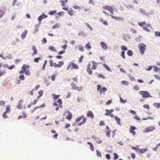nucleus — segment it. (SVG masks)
I'll return each mask as SVG.
<instances>
[{
    "instance_id": "obj_1",
    "label": "nucleus",
    "mask_w": 160,
    "mask_h": 160,
    "mask_svg": "<svg viewBox=\"0 0 160 160\" xmlns=\"http://www.w3.org/2000/svg\"><path fill=\"white\" fill-rule=\"evenodd\" d=\"M138 25L140 26H143V29L145 30V31L148 32H149L150 31L147 28H151V26L148 23L146 24L145 22H138Z\"/></svg>"
},
{
    "instance_id": "obj_2",
    "label": "nucleus",
    "mask_w": 160,
    "mask_h": 160,
    "mask_svg": "<svg viewBox=\"0 0 160 160\" xmlns=\"http://www.w3.org/2000/svg\"><path fill=\"white\" fill-rule=\"evenodd\" d=\"M30 66L28 65H27L26 64H23L22 68V70L24 72V73L26 75L28 76L30 75L31 73L28 69L29 68Z\"/></svg>"
},
{
    "instance_id": "obj_3",
    "label": "nucleus",
    "mask_w": 160,
    "mask_h": 160,
    "mask_svg": "<svg viewBox=\"0 0 160 160\" xmlns=\"http://www.w3.org/2000/svg\"><path fill=\"white\" fill-rule=\"evenodd\" d=\"M139 93L144 98L152 97L147 91H140L139 92Z\"/></svg>"
},
{
    "instance_id": "obj_4",
    "label": "nucleus",
    "mask_w": 160,
    "mask_h": 160,
    "mask_svg": "<svg viewBox=\"0 0 160 160\" xmlns=\"http://www.w3.org/2000/svg\"><path fill=\"white\" fill-rule=\"evenodd\" d=\"M138 48L140 53L142 54H143L146 48V45L143 43H141L139 45Z\"/></svg>"
},
{
    "instance_id": "obj_5",
    "label": "nucleus",
    "mask_w": 160,
    "mask_h": 160,
    "mask_svg": "<svg viewBox=\"0 0 160 160\" xmlns=\"http://www.w3.org/2000/svg\"><path fill=\"white\" fill-rule=\"evenodd\" d=\"M72 66L71 68V69H78L79 68L78 65H76L75 63H71V64H69L67 67V69H68L69 68Z\"/></svg>"
},
{
    "instance_id": "obj_6",
    "label": "nucleus",
    "mask_w": 160,
    "mask_h": 160,
    "mask_svg": "<svg viewBox=\"0 0 160 160\" xmlns=\"http://www.w3.org/2000/svg\"><path fill=\"white\" fill-rule=\"evenodd\" d=\"M155 129V128L153 126H150L147 128L144 129L143 132H148L152 131Z\"/></svg>"
},
{
    "instance_id": "obj_7",
    "label": "nucleus",
    "mask_w": 160,
    "mask_h": 160,
    "mask_svg": "<svg viewBox=\"0 0 160 160\" xmlns=\"http://www.w3.org/2000/svg\"><path fill=\"white\" fill-rule=\"evenodd\" d=\"M97 90L101 93L102 92H103L104 94V92L107 90V89L105 87H103L102 89H101L100 86L98 85L97 86Z\"/></svg>"
},
{
    "instance_id": "obj_8",
    "label": "nucleus",
    "mask_w": 160,
    "mask_h": 160,
    "mask_svg": "<svg viewBox=\"0 0 160 160\" xmlns=\"http://www.w3.org/2000/svg\"><path fill=\"white\" fill-rule=\"evenodd\" d=\"M48 16L45 14L44 13H43V14L40 16L38 18V20L40 22V23L41 22V21L44 18H46Z\"/></svg>"
},
{
    "instance_id": "obj_9",
    "label": "nucleus",
    "mask_w": 160,
    "mask_h": 160,
    "mask_svg": "<svg viewBox=\"0 0 160 160\" xmlns=\"http://www.w3.org/2000/svg\"><path fill=\"white\" fill-rule=\"evenodd\" d=\"M136 129V128L132 126H131L130 127V129H129V132L132 133L133 135H135L136 134V132L134 131Z\"/></svg>"
},
{
    "instance_id": "obj_10",
    "label": "nucleus",
    "mask_w": 160,
    "mask_h": 160,
    "mask_svg": "<svg viewBox=\"0 0 160 160\" xmlns=\"http://www.w3.org/2000/svg\"><path fill=\"white\" fill-rule=\"evenodd\" d=\"M87 115L88 117H90L91 118H93L94 117L93 114L92 113V112L90 111H88V112Z\"/></svg>"
},
{
    "instance_id": "obj_11",
    "label": "nucleus",
    "mask_w": 160,
    "mask_h": 160,
    "mask_svg": "<svg viewBox=\"0 0 160 160\" xmlns=\"http://www.w3.org/2000/svg\"><path fill=\"white\" fill-rule=\"evenodd\" d=\"M68 115L67 116L66 118L68 120L71 119L72 117V114L69 111L67 112Z\"/></svg>"
},
{
    "instance_id": "obj_12",
    "label": "nucleus",
    "mask_w": 160,
    "mask_h": 160,
    "mask_svg": "<svg viewBox=\"0 0 160 160\" xmlns=\"http://www.w3.org/2000/svg\"><path fill=\"white\" fill-rule=\"evenodd\" d=\"M92 66L91 67V68L92 69L95 70L97 68V63L93 61H92Z\"/></svg>"
},
{
    "instance_id": "obj_13",
    "label": "nucleus",
    "mask_w": 160,
    "mask_h": 160,
    "mask_svg": "<svg viewBox=\"0 0 160 160\" xmlns=\"http://www.w3.org/2000/svg\"><path fill=\"white\" fill-rule=\"evenodd\" d=\"M101 47L104 50H106L107 48V47L106 44L103 42H102L100 43Z\"/></svg>"
},
{
    "instance_id": "obj_14",
    "label": "nucleus",
    "mask_w": 160,
    "mask_h": 160,
    "mask_svg": "<svg viewBox=\"0 0 160 160\" xmlns=\"http://www.w3.org/2000/svg\"><path fill=\"white\" fill-rule=\"evenodd\" d=\"M73 89L75 90H77L78 91H81L82 90V87H77L73 86L72 87Z\"/></svg>"
},
{
    "instance_id": "obj_15",
    "label": "nucleus",
    "mask_w": 160,
    "mask_h": 160,
    "mask_svg": "<svg viewBox=\"0 0 160 160\" xmlns=\"http://www.w3.org/2000/svg\"><path fill=\"white\" fill-rule=\"evenodd\" d=\"M32 49L34 51V52L32 53V56L38 53V51L37 50L36 48L35 47V46H32Z\"/></svg>"
},
{
    "instance_id": "obj_16",
    "label": "nucleus",
    "mask_w": 160,
    "mask_h": 160,
    "mask_svg": "<svg viewBox=\"0 0 160 160\" xmlns=\"http://www.w3.org/2000/svg\"><path fill=\"white\" fill-rule=\"evenodd\" d=\"M90 64H89L88 66V67L87 69V71L88 72V73L89 74H92V71L91 70L90 68Z\"/></svg>"
},
{
    "instance_id": "obj_17",
    "label": "nucleus",
    "mask_w": 160,
    "mask_h": 160,
    "mask_svg": "<svg viewBox=\"0 0 160 160\" xmlns=\"http://www.w3.org/2000/svg\"><path fill=\"white\" fill-rule=\"evenodd\" d=\"M10 107V106H7L6 111L4 112L5 113H10L11 112Z\"/></svg>"
},
{
    "instance_id": "obj_18",
    "label": "nucleus",
    "mask_w": 160,
    "mask_h": 160,
    "mask_svg": "<svg viewBox=\"0 0 160 160\" xmlns=\"http://www.w3.org/2000/svg\"><path fill=\"white\" fill-rule=\"evenodd\" d=\"M111 16L113 19H115L116 20H123V18H122L115 17L112 15H111Z\"/></svg>"
},
{
    "instance_id": "obj_19",
    "label": "nucleus",
    "mask_w": 160,
    "mask_h": 160,
    "mask_svg": "<svg viewBox=\"0 0 160 160\" xmlns=\"http://www.w3.org/2000/svg\"><path fill=\"white\" fill-rule=\"evenodd\" d=\"M27 33V31L26 30H25L24 31V32H23V33H22V35H21L22 38V39L24 38H25V37H26V35Z\"/></svg>"
},
{
    "instance_id": "obj_20",
    "label": "nucleus",
    "mask_w": 160,
    "mask_h": 160,
    "mask_svg": "<svg viewBox=\"0 0 160 160\" xmlns=\"http://www.w3.org/2000/svg\"><path fill=\"white\" fill-rule=\"evenodd\" d=\"M23 103V100H21L19 102L18 105L17 106V108L19 109H21L22 108L21 105Z\"/></svg>"
},
{
    "instance_id": "obj_21",
    "label": "nucleus",
    "mask_w": 160,
    "mask_h": 160,
    "mask_svg": "<svg viewBox=\"0 0 160 160\" xmlns=\"http://www.w3.org/2000/svg\"><path fill=\"white\" fill-rule=\"evenodd\" d=\"M115 119L116 120L117 122V123L119 125H121V123L120 122V119L117 116H116L115 117Z\"/></svg>"
},
{
    "instance_id": "obj_22",
    "label": "nucleus",
    "mask_w": 160,
    "mask_h": 160,
    "mask_svg": "<svg viewBox=\"0 0 160 160\" xmlns=\"http://www.w3.org/2000/svg\"><path fill=\"white\" fill-rule=\"evenodd\" d=\"M147 151V149L145 148L139 149L138 151V152L140 153H143Z\"/></svg>"
},
{
    "instance_id": "obj_23",
    "label": "nucleus",
    "mask_w": 160,
    "mask_h": 160,
    "mask_svg": "<svg viewBox=\"0 0 160 160\" xmlns=\"http://www.w3.org/2000/svg\"><path fill=\"white\" fill-rule=\"evenodd\" d=\"M87 144L90 145L91 147L90 149L92 151H93L94 150V148L92 144L90 142H88Z\"/></svg>"
},
{
    "instance_id": "obj_24",
    "label": "nucleus",
    "mask_w": 160,
    "mask_h": 160,
    "mask_svg": "<svg viewBox=\"0 0 160 160\" xmlns=\"http://www.w3.org/2000/svg\"><path fill=\"white\" fill-rule=\"evenodd\" d=\"M57 102L58 103V106L60 108L62 107V102L61 99H58L57 101Z\"/></svg>"
},
{
    "instance_id": "obj_25",
    "label": "nucleus",
    "mask_w": 160,
    "mask_h": 160,
    "mask_svg": "<svg viewBox=\"0 0 160 160\" xmlns=\"http://www.w3.org/2000/svg\"><path fill=\"white\" fill-rule=\"evenodd\" d=\"M68 0H60V1L61 3V5L64 6L65 5V3L68 2Z\"/></svg>"
},
{
    "instance_id": "obj_26",
    "label": "nucleus",
    "mask_w": 160,
    "mask_h": 160,
    "mask_svg": "<svg viewBox=\"0 0 160 160\" xmlns=\"http://www.w3.org/2000/svg\"><path fill=\"white\" fill-rule=\"evenodd\" d=\"M104 9H106L109 10L110 11H112V8L109 6H106L104 7Z\"/></svg>"
},
{
    "instance_id": "obj_27",
    "label": "nucleus",
    "mask_w": 160,
    "mask_h": 160,
    "mask_svg": "<svg viewBox=\"0 0 160 160\" xmlns=\"http://www.w3.org/2000/svg\"><path fill=\"white\" fill-rule=\"evenodd\" d=\"M82 118V122H80L79 124V125H81L82 124L85 123L87 120L86 118H84L83 116V117Z\"/></svg>"
},
{
    "instance_id": "obj_28",
    "label": "nucleus",
    "mask_w": 160,
    "mask_h": 160,
    "mask_svg": "<svg viewBox=\"0 0 160 160\" xmlns=\"http://www.w3.org/2000/svg\"><path fill=\"white\" fill-rule=\"evenodd\" d=\"M153 105L156 108H160V103H155Z\"/></svg>"
},
{
    "instance_id": "obj_29",
    "label": "nucleus",
    "mask_w": 160,
    "mask_h": 160,
    "mask_svg": "<svg viewBox=\"0 0 160 160\" xmlns=\"http://www.w3.org/2000/svg\"><path fill=\"white\" fill-rule=\"evenodd\" d=\"M158 149L160 150V143L158 144L155 148L153 149V150L157 151Z\"/></svg>"
},
{
    "instance_id": "obj_30",
    "label": "nucleus",
    "mask_w": 160,
    "mask_h": 160,
    "mask_svg": "<svg viewBox=\"0 0 160 160\" xmlns=\"http://www.w3.org/2000/svg\"><path fill=\"white\" fill-rule=\"evenodd\" d=\"M49 49L53 51L54 52H56V49L53 46H50L49 47Z\"/></svg>"
},
{
    "instance_id": "obj_31",
    "label": "nucleus",
    "mask_w": 160,
    "mask_h": 160,
    "mask_svg": "<svg viewBox=\"0 0 160 160\" xmlns=\"http://www.w3.org/2000/svg\"><path fill=\"white\" fill-rule=\"evenodd\" d=\"M43 93V92L42 90H40L38 92V94L39 95L38 96V98H40L42 96Z\"/></svg>"
},
{
    "instance_id": "obj_32",
    "label": "nucleus",
    "mask_w": 160,
    "mask_h": 160,
    "mask_svg": "<svg viewBox=\"0 0 160 160\" xmlns=\"http://www.w3.org/2000/svg\"><path fill=\"white\" fill-rule=\"evenodd\" d=\"M5 13V10L3 11L0 10V18H2Z\"/></svg>"
},
{
    "instance_id": "obj_33",
    "label": "nucleus",
    "mask_w": 160,
    "mask_h": 160,
    "mask_svg": "<svg viewBox=\"0 0 160 160\" xmlns=\"http://www.w3.org/2000/svg\"><path fill=\"white\" fill-rule=\"evenodd\" d=\"M91 46L90 45V43L88 42L86 45V48L87 49H90L91 48Z\"/></svg>"
},
{
    "instance_id": "obj_34",
    "label": "nucleus",
    "mask_w": 160,
    "mask_h": 160,
    "mask_svg": "<svg viewBox=\"0 0 160 160\" xmlns=\"http://www.w3.org/2000/svg\"><path fill=\"white\" fill-rule=\"evenodd\" d=\"M68 14L70 16L73 14V11L72 9H70L68 12Z\"/></svg>"
},
{
    "instance_id": "obj_35",
    "label": "nucleus",
    "mask_w": 160,
    "mask_h": 160,
    "mask_svg": "<svg viewBox=\"0 0 160 160\" xmlns=\"http://www.w3.org/2000/svg\"><path fill=\"white\" fill-rule=\"evenodd\" d=\"M64 64V62L63 61H59L58 64V68H60Z\"/></svg>"
},
{
    "instance_id": "obj_36",
    "label": "nucleus",
    "mask_w": 160,
    "mask_h": 160,
    "mask_svg": "<svg viewBox=\"0 0 160 160\" xmlns=\"http://www.w3.org/2000/svg\"><path fill=\"white\" fill-rule=\"evenodd\" d=\"M103 66H104L105 68L107 69L108 71H111L110 68L105 64H103Z\"/></svg>"
},
{
    "instance_id": "obj_37",
    "label": "nucleus",
    "mask_w": 160,
    "mask_h": 160,
    "mask_svg": "<svg viewBox=\"0 0 160 160\" xmlns=\"http://www.w3.org/2000/svg\"><path fill=\"white\" fill-rule=\"evenodd\" d=\"M127 53L128 55L130 56H131L133 55V53L131 50H128Z\"/></svg>"
},
{
    "instance_id": "obj_38",
    "label": "nucleus",
    "mask_w": 160,
    "mask_h": 160,
    "mask_svg": "<svg viewBox=\"0 0 160 160\" xmlns=\"http://www.w3.org/2000/svg\"><path fill=\"white\" fill-rule=\"evenodd\" d=\"M53 99L54 100H56L58 98L59 96V95H56L55 94H53Z\"/></svg>"
},
{
    "instance_id": "obj_39",
    "label": "nucleus",
    "mask_w": 160,
    "mask_h": 160,
    "mask_svg": "<svg viewBox=\"0 0 160 160\" xmlns=\"http://www.w3.org/2000/svg\"><path fill=\"white\" fill-rule=\"evenodd\" d=\"M132 149L135 150H136V151H137L138 152V151L139 148L138 146H137L136 147L132 146Z\"/></svg>"
},
{
    "instance_id": "obj_40",
    "label": "nucleus",
    "mask_w": 160,
    "mask_h": 160,
    "mask_svg": "<svg viewBox=\"0 0 160 160\" xmlns=\"http://www.w3.org/2000/svg\"><path fill=\"white\" fill-rule=\"evenodd\" d=\"M110 130H108L106 131V135L109 138L110 137Z\"/></svg>"
},
{
    "instance_id": "obj_41",
    "label": "nucleus",
    "mask_w": 160,
    "mask_h": 160,
    "mask_svg": "<svg viewBox=\"0 0 160 160\" xmlns=\"http://www.w3.org/2000/svg\"><path fill=\"white\" fill-rule=\"evenodd\" d=\"M59 24L58 23H56L55 25L52 26V28H58L59 27Z\"/></svg>"
},
{
    "instance_id": "obj_42",
    "label": "nucleus",
    "mask_w": 160,
    "mask_h": 160,
    "mask_svg": "<svg viewBox=\"0 0 160 160\" xmlns=\"http://www.w3.org/2000/svg\"><path fill=\"white\" fill-rule=\"evenodd\" d=\"M114 160H117L118 158V155L116 153H115L114 154Z\"/></svg>"
},
{
    "instance_id": "obj_43",
    "label": "nucleus",
    "mask_w": 160,
    "mask_h": 160,
    "mask_svg": "<svg viewBox=\"0 0 160 160\" xmlns=\"http://www.w3.org/2000/svg\"><path fill=\"white\" fill-rule=\"evenodd\" d=\"M40 58H35L34 59V62L37 63H38L39 62V60H40Z\"/></svg>"
},
{
    "instance_id": "obj_44",
    "label": "nucleus",
    "mask_w": 160,
    "mask_h": 160,
    "mask_svg": "<svg viewBox=\"0 0 160 160\" xmlns=\"http://www.w3.org/2000/svg\"><path fill=\"white\" fill-rule=\"evenodd\" d=\"M49 63L50 66L51 67H52L53 66V65L54 63L52 60H50L49 61Z\"/></svg>"
},
{
    "instance_id": "obj_45",
    "label": "nucleus",
    "mask_w": 160,
    "mask_h": 160,
    "mask_svg": "<svg viewBox=\"0 0 160 160\" xmlns=\"http://www.w3.org/2000/svg\"><path fill=\"white\" fill-rule=\"evenodd\" d=\"M7 114L6 113H5V112H4V113L3 114L2 116L3 118L6 119L8 118V116L7 115Z\"/></svg>"
},
{
    "instance_id": "obj_46",
    "label": "nucleus",
    "mask_w": 160,
    "mask_h": 160,
    "mask_svg": "<svg viewBox=\"0 0 160 160\" xmlns=\"http://www.w3.org/2000/svg\"><path fill=\"white\" fill-rule=\"evenodd\" d=\"M45 106V104H43L42 105V106H40L39 107H37L35 108L33 110L32 112H34L35 110L37 109L38 108H41V107H44Z\"/></svg>"
},
{
    "instance_id": "obj_47",
    "label": "nucleus",
    "mask_w": 160,
    "mask_h": 160,
    "mask_svg": "<svg viewBox=\"0 0 160 160\" xmlns=\"http://www.w3.org/2000/svg\"><path fill=\"white\" fill-rule=\"evenodd\" d=\"M97 152V154L98 156V157H101V152H100L98 150H97L96 151Z\"/></svg>"
},
{
    "instance_id": "obj_48",
    "label": "nucleus",
    "mask_w": 160,
    "mask_h": 160,
    "mask_svg": "<svg viewBox=\"0 0 160 160\" xmlns=\"http://www.w3.org/2000/svg\"><path fill=\"white\" fill-rule=\"evenodd\" d=\"M56 13V11L55 10H53V11H50L49 12V14H50L51 15H52L54 13Z\"/></svg>"
},
{
    "instance_id": "obj_49",
    "label": "nucleus",
    "mask_w": 160,
    "mask_h": 160,
    "mask_svg": "<svg viewBox=\"0 0 160 160\" xmlns=\"http://www.w3.org/2000/svg\"><path fill=\"white\" fill-rule=\"evenodd\" d=\"M143 107L144 108H145L146 109H150V107H149V105H148L147 104L144 105H143Z\"/></svg>"
},
{
    "instance_id": "obj_50",
    "label": "nucleus",
    "mask_w": 160,
    "mask_h": 160,
    "mask_svg": "<svg viewBox=\"0 0 160 160\" xmlns=\"http://www.w3.org/2000/svg\"><path fill=\"white\" fill-rule=\"evenodd\" d=\"M155 35L157 37L160 36V32H155Z\"/></svg>"
},
{
    "instance_id": "obj_51",
    "label": "nucleus",
    "mask_w": 160,
    "mask_h": 160,
    "mask_svg": "<svg viewBox=\"0 0 160 160\" xmlns=\"http://www.w3.org/2000/svg\"><path fill=\"white\" fill-rule=\"evenodd\" d=\"M159 69V68H158V67H157V66H155L154 67V69H153V70H154V71L155 72H157L158 71V70Z\"/></svg>"
},
{
    "instance_id": "obj_52",
    "label": "nucleus",
    "mask_w": 160,
    "mask_h": 160,
    "mask_svg": "<svg viewBox=\"0 0 160 160\" xmlns=\"http://www.w3.org/2000/svg\"><path fill=\"white\" fill-rule=\"evenodd\" d=\"M78 49L79 50L82 52H83L84 51V49L83 47L82 46H79L78 47Z\"/></svg>"
},
{
    "instance_id": "obj_53",
    "label": "nucleus",
    "mask_w": 160,
    "mask_h": 160,
    "mask_svg": "<svg viewBox=\"0 0 160 160\" xmlns=\"http://www.w3.org/2000/svg\"><path fill=\"white\" fill-rule=\"evenodd\" d=\"M83 117V115L81 117H79L76 120V122H78L81 120L82 118Z\"/></svg>"
},
{
    "instance_id": "obj_54",
    "label": "nucleus",
    "mask_w": 160,
    "mask_h": 160,
    "mask_svg": "<svg viewBox=\"0 0 160 160\" xmlns=\"http://www.w3.org/2000/svg\"><path fill=\"white\" fill-rule=\"evenodd\" d=\"M121 55L123 58H125V52L124 51H122V52Z\"/></svg>"
},
{
    "instance_id": "obj_55",
    "label": "nucleus",
    "mask_w": 160,
    "mask_h": 160,
    "mask_svg": "<svg viewBox=\"0 0 160 160\" xmlns=\"http://www.w3.org/2000/svg\"><path fill=\"white\" fill-rule=\"evenodd\" d=\"M19 78L21 80H23L24 79V77L23 75H21L19 76Z\"/></svg>"
},
{
    "instance_id": "obj_56",
    "label": "nucleus",
    "mask_w": 160,
    "mask_h": 160,
    "mask_svg": "<svg viewBox=\"0 0 160 160\" xmlns=\"http://www.w3.org/2000/svg\"><path fill=\"white\" fill-rule=\"evenodd\" d=\"M121 48L123 51H126L127 50V48L125 46H123Z\"/></svg>"
},
{
    "instance_id": "obj_57",
    "label": "nucleus",
    "mask_w": 160,
    "mask_h": 160,
    "mask_svg": "<svg viewBox=\"0 0 160 160\" xmlns=\"http://www.w3.org/2000/svg\"><path fill=\"white\" fill-rule=\"evenodd\" d=\"M15 67V65H13L10 66V67H8V68L9 69H12L14 68Z\"/></svg>"
},
{
    "instance_id": "obj_58",
    "label": "nucleus",
    "mask_w": 160,
    "mask_h": 160,
    "mask_svg": "<svg viewBox=\"0 0 160 160\" xmlns=\"http://www.w3.org/2000/svg\"><path fill=\"white\" fill-rule=\"evenodd\" d=\"M112 103V100H108L106 103L107 105H109Z\"/></svg>"
},
{
    "instance_id": "obj_59",
    "label": "nucleus",
    "mask_w": 160,
    "mask_h": 160,
    "mask_svg": "<svg viewBox=\"0 0 160 160\" xmlns=\"http://www.w3.org/2000/svg\"><path fill=\"white\" fill-rule=\"evenodd\" d=\"M83 58V56H82L79 59V62L81 63L82 62V59Z\"/></svg>"
},
{
    "instance_id": "obj_60",
    "label": "nucleus",
    "mask_w": 160,
    "mask_h": 160,
    "mask_svg": "<svg viewBox=\"0 0 160 160\" xmlns=\"http://www.w3.org/2000/svg\"><path fill=\"white\" fill-rule=\"evenodd\" d=\"M154 77L156 79L160 80V77L158 75H154Z\"/></svg>"
},
{
    "instance_id": "obj_61",
    "label": "nucleus",
    "mask_w": 160,
    "mask_h": 160,
    "mask_svg": "<svg viewBox=\"0 0 160 160\" xmlns=\"http://www.w3.org/2000/svg\"><path fill=\"white\" fill-rule=\"evenodd\" d=\"M73 8L75 9H80V7L78 6H73Z\"/></svg>"
},
{
    "instance_id": "obj_62",
    "label": "nucleus",
    "mask_w": 160,
    "mask_h": 160,
    "mask_svg": "<svg viewBox=\"0 0 160 160\" xmlns=\"http://www.w3.org/2000/svg\"><path fill=\"white\" fill-rule=\"evenodd\" d=\"M17 2V0H14L12 2V6H14Z\"/></svg>"
},
{
    "instance_id": "obj_63",
    "label": "nucleus",
    "mask_w": 160,
    "mask_h": 160,
    "mask_svg": "<svg viewBox=\"0 0 160 160\" xmlns=\"http://www.w3.org/2000/svg\"><path fill=\"white\" fill-rule=\"evenodd\" d=\"M105 124L104 122L103 121H101L100 123H99V125L100 126H102L104 125Z\"/></svg>"
},
{
    "instance_id": "obj_64",
    "label": "nucleus",
    "mask_w": 160,
    "mask_h": 160,
    "mask_svg": "<svg viewBox=\"0 0 160 160\" xmlns=\"http://www.w3.org/2000/svg\"><path fill=\"white\" fill-rule=\"evenodd\" d=\"M106 158L108 159H109L110 158V156L109 154H107L106 155Z\"/></svg>"
}]
</instances>
